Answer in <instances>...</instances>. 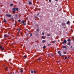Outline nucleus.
Wrapping results in <instances>:
<instances>
[{
    "instance_id": "473e14b6",
    "label": "nucleus",
    "mask_w": 74,
    "mask_h": 74,
    "mask_svg": "<svg viewBox=\"0 0 74 74\" xmlns=\"http://www.w3.org/2000/svg\"><path fill=\"white\" fill-rule=\"evenodd\" d=\"M51 0H49V2H51Z\"/></svg>"
},
{
    "instance_id": "e433bc0d",
    "label": "nucleus",
    "mask_w": 74,
    "mask_h": 74,
    "mask_svg": "<svg viewBox=\"0 0 74 74\" xmlns=\"http://www.w3.org/2000/svg\"><path fill=\"white\" fill-rule=\"evenodd\" d=\"M35 35H36V36H38V34H36Z\"/></svg>"
},
{
    "instance_id": "ddd939ff",
    "label": "nucleus",
    "mask_w": 74,
    "mask_h": 74,
    "mask_svg": "<svg viewBox=\"0 0 74 74\" xmlns=\"http://www.w3.org/2000/svg\"><path fill=\"white\" fill-rule=\"evenodd\" d=\"M16 10L17 11H18V8H16Z\"/></svg>"
},
{
    "instance_id": "a19ab883",
    "label": "nucleus",
    "mask_w": 74,
    "mask_h": 74,
    "mask_svg": "<svg viewBox=\"0 0 74 74\" xmlns=\"http://www.w3.org/2000/svg\"><path fill=\"white\" fill-rule=\"evenodd\" d=\"M56 1H58V0H55Z\"/></svg>"
},
{
    "instance_id": "c9c22d12",
    "label": "nucleus",
    "mask_w": 74,
    "mask_h": 74,
    "mask_svg": "<svg viewBox=\"0 0 74 74\" xmlns=\"http://www.w3.org/2000/svg\"><path fill=\"white\" fill-rule=\"evenodd\" d=\"M51 45V44H48V46H49V45Z\"/></svg>"
},
{
    "instance_id": "9b49d317",
    "label": "nucleus",
    "mask_w": 74,
    "mask_h": 74,
    "mask_svg": "<svg viewBox=\"0 0 74 74\" xmlns=\"http://www.w3.org/2000/svg\"><path fill=\"white\" fill-rule=\"evenodd\" d=\"M42 39H45V38L43 36H42Z\"/></svg>"
},
{
    "instance_id": "c03bdc74",
    "label": "nucleus",
    "mask_w": 74,
    "mask_h": 74,
    "mask_svg": "<svg viewBox=\"0 0 74 74\" xmlns=\"http://www.w3.org/2000/svg\"><path fill=\"white\" fill-rule=\"evenodd\" d=\"M16 16H17V14H16Z\"/></svg>"
},
{
    "instance_id": "9d476101",
    "label": "nucleus",
    "mask_w": 74,
    "mask_h": 74,
    "mask_svg": "<svg viewBox=\"0 0 74 74\" xmlns=\"http://www.w3.org/2000/svg\"><path fill=\"white\" fill-rule=\"evenodd\" d=\"M20 30H21V29L19 28L18 29V32H19L20 31H21Z\"/></svg>"
},
{
    "instance_id": "0eeeda50",
    "label": "nucleus",
    "mask_w": 74,
    "mask_h": 74,
    "mask_svg": "<svg viewBox=\"0 0 74 74\" xmlns=\"http://www.w3.org/2000/svg\"><path fill=\"white\" fill-rule=\"evenodd\" d=\"M62 47L63 48H65V49H67V47L66 46H63Z\"/></svg>"
},
{
    "instance_id": "7ed1b4c3",
    "label": "nucleus",
    "mask_w": 74,
    "mask_h": 74,
    "mask_svg": "<svg viewBox=\"0 0 74 74\" xmlns=\"http://www.w3.org/2000/svg\"><path fill=\"white\" fill-rule=\"evenodd\" d=\"M6 16H7V17H11V15L10 14H6Z\"/></svg>"
},
{
    "instance_id": "37998d69",
    "label": "nucleus",
    "mask_w": 74,
    "mask_h": 74,
    "mask_svg": "<svg viewBox=\"0 0 74 74\" xmlns=\"http://www.w3.org/2000/svg\"><path fill=\"white\" fill-rule=\"evenodd\" d=\"M71 48H73V46H71Z\"/></svg>"
},
{
    "instance_id": "412c9836",
    "label": "nucleus",
    "mask_w": 74,
    "mask_h": 74,
    "mask_svg": "<svg viewBox=\"0 0 74 74\" xmlns=\"http://www.w3.org/2000/svg\"><path fill=\"white\" fill-rule=\"evenodd\" d=\"M29 4H32V3L31 2H29Z\"/></svg>"
},
{
    "instance_id": "79ce46f5",
    "label": "nucleus",
    "mask_w": 74,
    "mask_h": 74,
    "mask_svg": "<svg viewBox=\"0 0 74 74\" xmlns=\"http://www.w3.org/2000/svg\"><path fill=\"white\" fill-rule=\"evenodd\" d=\"M11 19H12V20L13 19V18H12Z\"/></svg>"
},
{
    "instance_id": "cd10ccee",
    "label": "nucleus",
    "mask_w": 74,
    "mask_h": 74,
    "mask_svg": "<svg viewBox=\"0 0 74 74\" xmlns=\"http://www.w3.org/2000/svg\"><path fill=\"white\" fill-rule=\"evenodd\" d=\"M38 60H39V61H40V60H41V58H39L38 59Z\"/></svg>"
},
{
    "instance_id": "4d7b16f0",
    "label": "nucleus",
    "mask_w": 74,
    "mask_h": 74,
    "mask_svg": "<svg viewBox=\"0 0 74 74\" xmlns=\"http://www.w3.org/2000/svg\"><path fill=\"white\" fill-rule=\"evenodd\" d=\"M47 30H48V29H47Z\"/></svg>"
},
{
    "instance_id": "f3484780",
    "label": "nucleus",
    "mask_w": 74,
    "mask_h": 74,
    "mask_svg": "<svg viewBox=\"0 0 74 74\" xmlns=\"http://www.w3.org/2000/svg\"><path fill=\"white\" fill-rule=\"evenodd\" d=\"M37 32H39V31H40V30L38 28L37 29Z\"/></svg>"
},
{
    "instance_id": "1a4fd4ad",
    "label": "nucleus",
    "mask_w": 74,
    "mask_h": 74,
    "mask_svg": "<svg viewBox=\"0 0 74 74\" xmlns=\"http://www.w3.org/2000/svg\"><path fill=\"white\" fill-rule=\"evenodd\" d=\"M66 24V23H62V26H64V25H65V24Z\"/></svg>"
},
{
    "instance_id": "a211bd4d",
    "label": "nucleus",
    "mask_w": 74,
    "mask_h": 74,
    "mask_svg": "<svg viewBox=\"0 0 74 74\" xmlns=\"http://www.w3.org/2000/svg\"><path fill=\"white\" fill-rule=\"evenodd\" d=\"M23 57L24 58H27V56H24Z\"/></svg>"
},
{
    "instance_id": "49530a36",
    "label": "nucleus",
    "mask_w": 74,
    "mask_h": 74,
    "mask_svg": "<svg viewBox=\"0 0 74 74\" xmlns=\"http://www.w3.org/2000/svg\"><path fill=\"white\" fill-rule=\"evenodd\" d=\"M49 36H51V34H49Z\"/></svg>"
},
{
    "instance_id": "4468645a",
    "label": "nucleus",
    "mask_w": 74,
    "mask_h": 74,
    "mask_svg": "<svg viewBox=\"0 0 74 74\" xmlns=\"http://www.w3.org/2000/svg\"><path fill=\"white\" fill-rule=\"evenodd\" d=\"M4 37H7V35L5 34L4 35Z\"/></svg>"
},
{
    "instance_id": "6e6552de",
    "label": "nucleus",
    "mask_w": 74,
    "mask_h": 74,
    "mask_svg": "<svg viewBox=\"0 0 74 74\" xmlns=\"http://www.w3.org/2000/svg\"><path fill=\"white\" fill-rule=\"evenodd\" d=\"M34 72V71H33V70L31 71V74H33Z\"/></svg>"
},
{
    "instance_id": "6ab92c4d",
    "label": "nucleus",
    "mask_w": 74,
    "mask_h": 74,
    "mask_svg": "<svg viewBox=\"0 0 74 74\" xmlns=\"http://www.w3.org/2000/svg\"><path fill=\"white\" fill-rule=\"evenodd\" d=\"M70 23V21H68L67 22V24H69V23Z\"/></svg>"
},
{
    "instance_id": "39448f33",
    "label": "nucleus",
    "mask_w": 74,
    "mask_h": 74,
    "mask_svg": "<svg viewBox=\"0 0 74 74\" xmlns=\"http://www.w3.org/2000/svg\"><path fill=\"white\" fill-rule=\"evenodd\" d=\"M0 49H1L2 50H4V48H3V47H2L1 46H0Z\"/></svg>"
},
{
    "instance_id": "8fccbe9b",
    "label": "nucleus",
    "mask_w": 74,
    "mask_h": 74,
    "mask_svg": "<svg viewBox=\"0 0 74 74\" xmlns=\"http://www.w3.org/2000/svg\"><path fill=\"white\" fill-rule=\"evenodd\" d=\"M19 4H21V3H20V2H19Z\"/></svg>"
},
{
    "instance_id": "5fc2aeb1",
    "label": "nucleus",
    "mask_w": 74,
    "mask_h": 74,
    "mask_svg": "<svg viewBox=\"0 0 74 74\" xmlns=\"http://www.w3.org/2000/svg\"><path fill=\"white\" fill-rule=\"evenodd\" d=\"M13 44H14V43H13Z\"/></svg>"
},
{
    "instance_id": "aec40b11",
    "label": "nucleus",
    "mask_w": 74,
    "mask_h": 74,
    "mask_svg": "<svg viewBox=\"0 0 74 74\" xmlns=\"http://www.w3.org/2000/svg\"><path fill=\"white\" fill-rule=\"evenodd\" d=\"M42 41L43 42H45V40H42Z\"/></svg>"
},
{
    "instance_id": "b1692460",
    "label": "nucleus",
    "mask_w": 74,
    "mask_h": 74,
    "mask_svg": "<svg viewBox=\"0 0 74 74\" xmlns=\"http://www.w3.org/2000/svg\"><path fill=\"white\" fill-rule=\"evenodd\" d=\"M18 22H21V20L19 19L18 20Z\"/></svg>"
},
{
    "instance_id": "c85d7f7f",
    "label": "nucleus",
    "mask_w": 74,
    "mask_h": 74,
    "mask_svg": "<svg viewBox=\"0 0 74 74\" xmlns=\"http://www.w3.org/2000/svg\"><path fill=\"white\" fill-rule=\"evenodd\" d=\"M45 48H46L45 46H43V48H44V49H45Z\"/></svg>"
},
{
    "instance_id": "bb28decb",
    "label": "nucleus",
    "mask_w": 74,
    "mask_h": 74,
    "mask_svg": "<svg viewBox=\"0 0 74 74\" xmlns=\"http://www.w3.org/2000/svg\"><path fill=\"white\" fill-rule=\"evenodd\" d=\"M61 52L60 51H59L58 52V53H60Z\"/></svg>"
},
{
    "instance_id": "a878e982",
    "label": "nucleus",
    "mask_w": 74,
    "mask_h": 74,
    "mask_svg": "<svg viewBox=\"0 0 74 74\" xmlns=\"http://www.w3.org/2000/svg\"><path fill=\"white\" fill-rule=\"evenodd\" d=\"M23 70H22L21 71L20 73H22L23 72Z\"/></svg>"
},
{
    "instance_id": "f8f14e48",
    "label": "nucleus",
    "mask_w": 74,
    "mask_h": 74,
    "mask_svg": "<svg viewBox=\"0 0 74 74\" xmlns=\"http://www.w3.org/2000/svg\"><path fill=\"white\" fill-rule=\"evenodd\" d=\"M3 21L5 23H7V21H6V20H5V19L3 20Z\"/></svg>"
},
{
    "instance_id": "f704fd0d",
    "label": "nucleus",
    "mask_w": 74,
    "mask_h": 74,
    "mask_svg": "<svg viewBox=\"0 0 74 74\" xmlns=\"http://www.w3.org/2000/svg\"><path fill=\"white\" fill-rule=\"evenodd\" d=\"M32 34H31L30 35V36H32Z\"/></svg>"
},
{
    "instance_id": "3c124183",
    "label": "nucleus",
    "mask_w": 74,
    "mask_h": 74,
    "mask_svg": "<svg viewBox=\"0 0 74 74\" xmlns=\"http://www.w3.org/2000/svg\"><path fill=\"white\" fill-rule=\"evenodd\" d=\"M21 34L22 35V33H21Z\"/></svg>"
},
{
    "instance_id": "58836bf2",
    "label": "nucleus",
    "mask_w": 74,
    "mask_h": 74,
    "mask_svg": "<svg viewBox=\"0 0 74 74\" xmlns=\"http://www.w3.org/2000/svg\"><path fill=\"white\" fill-rule=\"evenodd\" d=\"M37 15L38 16H39V14H38Z\"/></svg>"
},
{
    "instance_id": "393cba45",
    "label": "nucleus",
    "mask_w": 74,
    "mask_h": 74,
    "mask_svg": "<svg viewBox=\"0 0 74 74\" xmlns=\"http://www.w3.org/2000/svg\"><path fill=\"white\" fill-rule=\"evenodd\" d=\"M71 44V43H70V42H68V45H70Z\"/></svg>"
},
{
    "instance_id": "a18cd8bd",
    "label": "nucleus",
    "mask_w": 74,
    "mask_h": 74,
    "mask_svg": "<svg viewBox=\"0 0 74 74\" xmlns=\"http://www.w3.org/2000/svg\"><path fill=\"white\" fill-rule=\"evenodd\" d=\"M3 66H4V67H5V65H3Z\"/></svg>"
},
{
    "instance_id": "6e6d98bb",
    "label": "nucleus",
    "mask_w": 74,
    "mask_h": 74,
    "mask_svg": "<svg viewBox=\"0 0 74 74\" xmlns=\"http://www.w3.org/2000/svg\"><path fill=\"white\" fill-rule=\"evenodd\" d=\"M52 56H53V55H52Z\"/></svg>"
},
{
    "instance_id": "f03ea898",
    "label": "nucleus",
    "mask_w": 74,
    "mask_h": 74,
    "mask_svg": "<svg viewBox=\"0 0 74 74\" xmlns=\"http://www.w3.org/2000/svg\"><path fill=\"white\" fill-rule=\"evenodd\" d=\"M21 23H22L24 24V25H26V23H25V21H22L21 22Z\"/></svg>"
},
{
    "instance_id": "4be33fe9",
    "label": "nucleus",
    "mask_w": 74,
    "mask_h": 74,
    "mask_svg": "<svg viewBox=\"0 0 74 74\" xmlns=\"http://www.w3.org/2000/svg\"><path fill=\"white\" fill-rule=\"evenodd\" d=\"M59 55L60 56H62V54L61 53H60L59 54Z\"/></svg>"
},
{
    "instance_id": "423d86ee",
    "label": "nucleus",
    "mask_w": 74,
    "mask_h": 74,
    "mask_svg": "<svg viewBox=\"0 0 74 74\" xmlns=\"http://www.w3.org/2000/svg\"><path fill=\"white\" fill-rule=\"evenodd\" d=\"M34 17L35 18H36V19L38 18V17H37V15H35L34 16Z\"/></svg>"
},
{
    "instance_id": "5701e85b",
    "label": "nucleus",
    "mask_w": 74,
    "mask_h": 74,
    "mask_svg": "<svg viewBox=\"0 0 74 74\" xmlns=\"http://www.w3.org/2000/svg\"><path fill=\"white\" fill-rule=\"evenodd\" d=\"M34 73H37V71H34Z\"/></svg>"
},
{
    "instance_id": "09e8293b",
    "label": "nucleus",
    "mask_w": 74,
    "mask_h": 74,
    "mask_svg": "<svg viewBox=\"0 0 74 74\" xmlns=\"http://www.w3.org/2000/svg\"><path fill=\"white\" fill-rule=\"evenodd\" d=\"M51 22H52V21H51Z\"/></svg>"
},
{
    "instance_id": "c756f323",
    "label": "nucleus",
    "mask_w": 74,
    "mask_h": 74,
    "mask_svg": "<svg viewBox=\"0 0 74 74\" xmlns=\"http://www.w3.org/2000/svg\"><path fill=\"white\" fill-rule=\"evenodd\" d=\"M67 58V57H66L64 59H65V60Z\"/></svg>"
},
{
    "instance_id": "864d4df0",
    "label": "nucleus",
    "mask_w": 74,
    "mask_h": 74,
    "mask_svg": "<svg viewBox=\"0 0 74 74\" xmlns=\"http://www.w3.org/2000/svg\"><path fill=\"white\" fill-rule=\"evenodd\" d=\"M69 59H70V57H68Z\"/></svg>"
},
{
    "instance_id": "de8ad7c7",
    "label": "nucleus",
    "mask_w": 74,
    "mask_h": 74,
    "mask_svg": "<svg viewBox=\"0 0 74 74\" xmlns=\"http://www.w3.org/2000/svg\"><path fill=\"white\" fill-rule=\"evenodd\" d=\"M48 56H49V54H48Z\"/></svg>"
},
{
    "instance_id": "72a5a7b5",
    "label": "nucleus",
    "mask_w": 74,
    "mask_h": 74,
    "mask_svg": "<svg viewBox=\"0 0 74 74\" xmlns=\"http://www.w3.org/2000/svg\"><path fill=\"white\" fill-rule=\"evenodd\" d=\"M47 36H48V37H49V36H50L48 34H47Z\"/></svg>"
},
{
    "instance_id": "dca6fc26",
    "label": "nucleus",
    "mask_w": 74,
    "mask_h": 74,
    "mask_svg": "<svg viewBox=\"0 0 74 74\" xmlns=\"http://www.w3.org/2000/svg\"><path fill=\"white\" fill-rule=\"evenodd\" d=\"M67 41H68V42H70V40L69 39L67 40Z\"/></svg>"
},
{
    "instance_id": "7c9ffc66",
    "label": "nucleus",
    "mask_w": 74,
    "mask_h": 74,
    "mask_svg": "<svg viewBox=\"0 0 74 74\" xmlns=\"http://www.w3.org/2000/svg\"><path fill=\"white\" fill-rule=\"evenodd\" d=\"M42 34L43 35H44V34H45V33H44V32H42Z\"/></svg>"
},
{
    "instance_id": "ea45409f",
    "label": "nucleus",
    "mask_w": 74,
    "mask_h": 74,
    "mask_svg": "<svg viewBox=\"0 0 74 74\" xmlns=\"http://www.w3.org/2000/svg\"><path fill=\"white\" fill-rule=\"evenodd\" d=\"M8 69V67H6L5 68V69Z\"/></svg>"
},
{
    "instance_id": "2f4dec72",
    "label": "nucleus",
    "mask_w": 74,
    "mask_h": 74,
    "mask_svg": "<svg viewBox=\"0 0 74 74\" xmlns=\"http://www.w3.org/2000/svg\"><path fill=\"white\" fill-rule=\"evenodd\" d=\"M53 42L54 43V42H56V41H53Z\"/></svg>"
},
{
    "instance_id": "4c0bfd02",
    "label": "nucleus",
    "mask_w": 74,
    "mask_h": 74,
    "mask_svg": "<svg viewBox=\"0 0 74 74\" xmlns=\"http://www.w3.org/2000/svg\"><path fill=\"white\" fill-rule=\"evenodd\" d=\"M64 53L65 54H66V52H64Z\"/></svg>"
},
{
    "instance_id": "2eb2a0df",
    "label": "nucleus",
    "mask_w": 74,
    "mask_h": 74,
    "mask_svg": "<svg viewBox=\"0 0 74 74\" xmlns=\"http://www.w3.org/2000/svg\"><path fill=\"white\" fill-rule=\"evenodd\" d=\"M12 6H13V4L12 3L10 4V7H12Z\"/></svg>"
},
{
    "instance_id": "f257e3e1",
    "label": "nucleus",
    "mask_w": 74,
    "mask_h": 74,
    "mask_svg": "<svg viewBox=\"0 0 74 74\" xmlns=\"http://www.w3.org/2000/svg\"><path fill=\"white\" fill-rule=\"evenodd\" d=\"M12 10H13V13L15 14L16 11V8H12Z\"/></svg>"
},
{
    "instance_id": "603ef678",
    "label": "nucleus",
    "mask_w": 74,
    "mask_h": 74,
    "mask_svg": "<svg viewBox=\"0 0 74 74\" xmlns=\"http://www.w3.org/2000/svg\"><path fill=\"white\" fill-rule=\"evenodd\" d=\"M62 56H64V55H62Z\"/></svg>"
},
{
    "instance_id": "20e7f679",
    "label": "nucleus",
    "mask_w": 74,
    "mask_h": 74,
    "mask_svg": "<svg viewBox=\"0 0 74 74\" xmlns=\"http://www.w3.org/2000/svg\"><path fill=\"white\" fill-rule=\"evenodd\" d=\"M63 44H65V43H67V41L66 40L64 39V41L62 42Z\"/></svg>"
}]
</instances>
